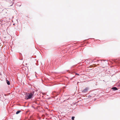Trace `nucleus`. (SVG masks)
Masks as SVG:
<instances>
[{
    "instance_id": "7",
    "label": "nucleus",
    "mask_w": 120,
    "mask_h": 120,
    "mask_svg": "<svg viewBox=\"0 0 120 120\" xmlns=\"http://www.w3.org/2000/svg\"><path fill=\"white\" fill-rule=\"evenodd\" d=\"M76 75H79L77 73L76 74Z\"/></svg>"
},
{
    "instance_id": "1",
    "label": "nucleus",
    "mask_w": 120,
    "mask_h": 120,
    "mask_svg": "<svg viewBox=\"0 0 120 120\" xmlns=\"http://www.w3.org/2000/svg\"><path fill=\"white\" fill-rule=\"evenodd\" d=\"M34 94V92L27 93L25 97V99L27 100L31 99L33 98Z\"/></svg>"
},
{
    "instance_id": "5",
    "label": "nucleus",
    "mask_w": 120,
    "mask_h": 120,
    "mask_svg": "<svg viewBox=\"0 0 120 120\" xmlns=\"http://www.w3.org/2000/svg\"><path fill=\"white\" fill-rule=\"evenodd\" d=\"M20 112V111H18L16 112V114H18V113H19Z\"/></svg>"
},
{
    "instance_id": "6",
    "label": "nucleus",
    "mask_w": 120,
    "mask_h": 120,
    "mask_svg": "<svg viewBox=\"0 0 120 120\" xmlns=\"http://www.w3.org/2000/svg\"><path fill=\"white\" fill-rule=\"evenodd\" d=\"M75 117L74 116H72L71 118V119L73 120H74V119Z\"/></svg>"
},
{
    "instance_id": "8",
    "label": "nucleus",
    "mask_w": 120,
    "mask_h": 120,
    "mask_svg": "<svg viewBox=\"0 0 120 120\" xmlns=\"http://www.w3.org/2000/svg\"><path fill=\"white\" fill-rule=\"evenodd\" d=\"M14 1L15 0H13Z\"/></svg>"
},
{
    "instance_id": "2",
    "label": "nucleus",
    "mask_w": 120,
    "mask_h": 120,
    "mask_svg": "<svg viewBox=\"0 0 120 120\" xmlns=\"http://www.w3.org/2000/svg\"><path fill=\"white\" fill-rule=\"evenodd\" d=\"M89 88L88 87L85 88L82 91V92L83 93H85L88 90Z\"/></svg>"
},
{
    "instance_id": "4",
    "label": "nucleus",
    "mask_w": 120,
    "mask_h": 120,
    "mask_svg": "<svg viewBox=\"0 0 120 120\" xmlns=\"http://www.w3.org/2000/svg\"><path fill=\"white\" fill-rule=\"evenodd\" d=\"M6 81L8 85H9L10 84V82L9 81L7 80Z\"/></svg>"
},
{
    "instance_id": "3",
    "label": "nucleus",
    "mask_w": 120,
    "mask_h": 120,
    "mask_svg": "<svg viewBox=\"0 0 120 120\" xmlns=\"http://www.w3.org/2000/svg\"><path fill=\"white\" fill-rule=\"evenodd\" d=\"M112 89L113 90L115 91L118 90V89L116 87H114L112 88Z\"/></svg>"
}]
</instances>
